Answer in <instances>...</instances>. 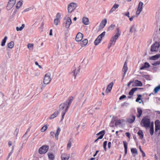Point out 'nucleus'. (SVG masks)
Masks as SVG:
<instances>
[{
    "mask_svg": "<svg viewBox=\"0 0 160 160\" xmlns=\"http://www.w3.org/2000/svg\"><path fill=\"white\" fill-rule=\"evenodd\" d=\"M73 99V97L71 96L68 98L65 102L61 104L60 105V110H63L62 112V118L61 121H62L63 119L64 115L70 106Z\"/></svg>",
    "mask_w": 160,
    "mask_h": 160,
    "instance_id": "obj_1",
    "label": "nucleus"
},
{
    "mask_svg": "<svg viewBox=\"0 0 160 160\" xmlns=\"http://www.w3.org/2000/svg\"><path fill=\"white\" fill-rule=\"evenodd\" d=\"M150 119L147 117H144L141 121L140 124L141 126L144 127L146 128H149L150 126Z\"/></svg>",
    "mask_w": 160,
    "mask_h": 160,
    "instance_id": "obj_2",
    "label": "nucleus"
},
{
    "mask_svg": "<svg viewBox=\"0 0 160 160\" xmlns=\"http://www.w3.org/2000/svg\"><path fill=\"white\" fill-rule=\"evenodd\" d=\"M49 149V147L47 145H43L40 147L38 150L39 154H42L46 153Z\"/></svg>",
    "mask_w": 160,
    "mask_h": 160,
    "instance_id": "obj_3",
    "label": "nucleus"
},
{
    "mask_svg": "<svg viewBox=\"0 0 160 160\" xmlns=\"http://www.w3.org/2000/svg\"><path fill=\"white\" fill-rule=\"evenodd\" d=\"M50 76L51 75L49 73L45 74L43 79V82L45 84H48L51 81Z\"/></svg>",
    "mask_w": 160,
    "mask_h": 160,
    "instance_id": "obj_4",
    "label": "nucleus"
},
{
    "mask_svg": "<svg viewBox=\"0 0 160 160\" xmlns=\"http://www.w3.org/2000/svg\"><path fill=\"white\" fill-rule=\"evenodd\" d=\"M77 6L76 3L72 2L71 3L68 7V12L69 13L71 12L74 10Z\"/></svg>",
    "mask_w": 160,
    "mask_h": 160,
    "instance_id": "obj_5",
    "label": "nucleus"
},
{
    "mask_svg": "<svg viewBox=\"0 0 160 160\" xmlns=\"http://www.w3.org/2000/svg\"><path fill=\"white\" fill-rule=\"evenodd\" d=\"M16 3V0H9L7 6V9L8 10L11 9L14 6Z\"/></svg>",
    "mask_w": 160,
    "mask_h": 160,
    "instance_id": "obj_6",
    "label": "nucleus"
},
{
    "mask_svg": "<svg viewBox=\"0 0 160 160\" xmlns=\"http://www.w3.org/2000/svg\"><path fill=\"white\" fill-rule=\"evenodd\" d=\"M65 21L64 24H65V27L66 28H68L72 23L71 19L69 17L65 18Z\"/></svg>",
    "mask_w": 160,
    "mask_h": 160,
    "instance_id": "obj_7",
    "label": "nucleus"
},
{
    "mask_svg": "<svg viewBox=\"0 0 160 160\" xmlns=\"http://www.w3.org/2000/svg\"><path fill=\"white\" fill-rule=\"evenodd\" d=\"M160 48V44L159 42H156L151 46L150 50H158Z\"/></svg>",
    "mask_w": 160,
    "mask_h": 160,
    "instance_id": "obj_8",
    "label": "nucleus"
},
{
    "mask_svg": "<svg viewBox=\"0 0 160 160\" xmlns=\"http://www.w3.org/2000/svg\"><path fill=\"white\" fill-rule=\"evenodd\" d=\"M143 5V3L142 2H139L138 5V8L137 10L136 13V14L137 17L140 14L141 12L142 11Z\"/></svg>",
    "mask_w": 160,
    "mask_h": 160,
    "instance_id": "obj_9",
    "label": "nucleus"
},
{
    "mask_svg": "<svg viewBox=\"0 0 160 160\" xmlns=\"http://www.w3.org/2000/svg\"><path fill=\"white\" fill-rule=\"evenodd\" d=\"M119 37H118L115 35L112 37L109 42V47L112 45H114L115 44L116 40L118 39Z\"/></svg>",
    "mask_w": 160,
    "mask_h": 160,
    "instance_id": "obj_10",
    "label": "nucleus"
},
{
    "mask_svg": "<svg viewBox=\"0 0 160 160\" xmlns=\"http://www.w3.org/2000/svg\"><path fill=\"white\" fill-rule=\"evenodd\" d=\"M83 37V35L81 32H78L76 36L75 40L77 42L81 41Z\"/></svg>",
    "mask_w": 160,
    "mask_h": 160,
    "instance_id": "obj_11",
    "label": "nucleus"
},
{
    "mask_svg": "<svg viewBox=\"0 0 160 160\" xmlns=\"http://www.w3.org/2000/svg\"><path fill=\"white\" fill-rule=\"evenodd\" d=\"M80 67L78 66L77 68L73 70L72 72V73L73 74L74 76V79L76 78V77L77 74H78L80 71Z\"/></svg>",
    "mask_w": 160,
    "mask_h": 160,
    "instance_id": "obj_12",
    "label": "nucleus"
},
{
    "mask_svg": "<svg viewBox=\"0 0 160 160\" xmlns=\"http://www.w3.org/2000/svg\"><path fill=\"white\" fill-rule=\"evenodd\" d=\"M113 85V82H112L109 83V84L108 85L105 91L106 93H108L110 92Z\"/></svg>",
    "mask_w": 160,
    "mask_h": 160,
    "instance_id": "obj_13",
    "label": "nucleus"
},
{
    "mask_svg": "<svg viewBox=\"0 0 160 160\" xmlns=\"http://www.w3.org/2000/svg\"><path fill=\"white\" fill-rule=\"evenodd\" d=\"M135 118V116H131L127 119V121L129 123H132L134 121Z\"/></svg>",
    "mask_w": 160,
    "mask_h": 160,
    "instance_id": "obj_14",
    "label": "nucleus"
},
{
    "mask_svg": "<svg viewBox=\"0 0 160 160\" xmlns=\"http://www.w3.org/2000/svg\"><path fill=\"white\" fill-rule=\"evenodd\" d=\"M69 158V155L63 153L61 155V158L62 160H68Z\"/></svg>",
    "mask_w": 160,
    "mask_h": 160,
    "instance_id": "obj_15",
    "label": "nucleus"
},
{
    "mask_svg": "<svg viewBox=\"0 0 160 160\" xmlns=\"http://www.w3.org/2000/svg\"><path fill=\"white\" fill-rule=\"evenodd\" d=\"M107 22V20L106 19L103 20L100 23V27L101 29L103 28L105 26Z\"/></svg>",
    "mask_w": 160,
    "mask_h": 160,
    "instance_id": "obj_16",
    "label": "nucleus"
},
{
    "mask_svg": "<svg viewBox=\"0 0 160 160\" xmlns=\"http://www.w3.org/2000/svg\"><path fill=\"white\" fill-rule=\"evenodd\" d=\"M125 120L124 119H119L118 120L116 121L115 122V125L116 126H117L118 125L122 124L125 122Z\"/></svg>",
    "mask_w": 160,
    "mask_h": 160,
    "instance_id": "obj_17",
    "label": "nucleus"
},
{
    "mask_svg": "<svg viewBox=\"0 0 160 160\" xmlns=\"http://www.w3.org/2000/svg\"><path fill=\"white\" fill-rule=\"evenodd\" d=\"M141 89V88H132V89L129 92V95L130 96H132L135 91H136L138 89Z\"/></svg>",
    "mask_w": 160,
    "mask_h": 160,
    "instance_id": "obj_18",
    "label": "nucleus"
},
{
    "mask_svg": "<svg viewBox=\"0 0 160 160\" xmlns=\"http://www.w3.org/2000/svg\"><path fill=\"white\" fill-rule=\"evenodd\" d=\"M137 96L138 98L136 100V102H138L140 103H141V102H142L143 104H144V102L141 98V97L142 96V95L141 94H138Z\"/></svg>",
    "mask_w": 160,
    "mask_h": 160,
    "instance_id": "obj_19",
    "label": "nucleus"
},
{
    "mask_svg": "<svg viewBox=\"0 0 160 160\" xmlns=\"http://www.w3.org/2000/svg\"><path fill=\"white\" fill-rule=\"evenodd\" d=\"M119 6V5L118 4H115L113 6L112 8L110 10L109 12V13H111L113 11H114L116 9L118 8Z\"/></svg>",
    "mask_w": 160,
    "mask_h": 160,
    "instance_id": "obj_20",
    "label": "nucleus"
},
{
    "mask_svg": "<svg viewBox=\"0 0 160 160\" xmlns=\"http://www.w3.org/2000/svg\"><path fill=\"white\" fill-rule=\"evenodd\" d=\"M82 22L85 25H88L89 24V20L88 18L86 17H84L82 19Z\"/></svg>",
    "mask_w": 160,
    "mask_h": 160,
    "instance_id": "obj_21",
    "label": "nucleus"
},
{
    "mask_svg": "<svg viewBox=\"0 0 160 160\" xmlns=\"http://www.w3.org/2000/svg\"><path fill=\"white\" fill-rule=\"evenodd\" d=\"M61 131V129L60 128L58 127L57 128L56 132L55 134V137L56 139L58 140V135L60 133V132Z\"/></svg>",
    "mask_w": 160,
    "mask_h": 160,
    "instance_id": "obj_22",
    "label": "nucleus"
},
{
    "mask_svg": "<svg viewBox=\"0 0 160 160\" xmlns=\"http://www.w3.org/2000/svg\"><path fill=\"white\" fill-rule=\"evenodd\" d=\"M59 112L58 111H56L52 114L49 118L50 119H52L56 117L58 114Z\"/></svg>",
    "mask_w": 160,
    "mask_h": 160,
    "instance_id": "obj_23",
    "label": "nucleus"
},
{
    "mask_svg": "<svg viewBox=\"0 0 160 160\" xmlns=\"http://www.w3.org/2000/svg\"><path fill=\"white\" fill-rule=\"evenodd\" d=\"M160 57V55L159 54H157L156 55L151 57L150 59L153 60H156L158 59Z\"/></svg>",
    "mask_w": 160,
    "mask_h": 160,
    "instance_id": "obj_24",
    "label": "nucleus"
},
{
    "mask_svg": "<svg viewBox=\"0 0 160 160\" xmlns=\"http://www.w3.org/2000/svg\"><path fill=\"white\" fill-rule=\"evenodd\" d=\"M137 112L138 114L137 115V117L138 118H139L141 116L142 113V110L140 108H137Z\"/></svg>",
    "mask_w": 160,
    "mask_h": 160,
    "instance_id": "obj_25",
    "label": "nucleus"
},
{
    "mask_svg": "<svg viewBox=\"0 0 160 160\" xmlns=\"http://www.w3.org/2000/svg\"><path fill=\"white\" fill-rule=\"evenodd\" d=\"M134 82L136 86H137L141 87L142 85V82L141 81L138 80H135V81Z\"/></svg>",
    "mask_w": 160,
    "mask_h": 160,
    "instance_id": "obj_26",
    "label": "nucleus"
},
{
    "mask_svg": "<svg viewBox=\"0 0 160 160\" xmlns=\"http://www.w3.org/2000/svg\"><path fill=\"white\" fill-rule=\"evenodd\" d=\"M149 130L150 134L151 135H152L154 133V126L153 125H151Z\"/></svg>",
    "mask_w": 160,
    "mask_h": 160,
    "instance_id": "obj_27",
    "label": "nucleus"
},
{
    "mask_svg": "<svg viewBox=\"0 0 160 160\" xmlns=\"http://www.w3.org/2000/svg\"><path fill=\"white\" fill-rule=\"evenodd\" d=\"M125 150V154L127 153V143L125 141H123Z\"/></svg>",
    "mask_w": 160,
    "mask_h": 160,
    "instance_id": "obj_28",
    "label": "nucleus"
},
{
    "mask_svg": "<svg viewBox=\"0 0 160 160\" xmlns=\"http://www.w3.org/2000/svg\"><path fill=\"white\" fill-rule=\"evenodd\" d=\"M88 42V40L87 39H86L83 40L82 42H80L81 45L82 46H83L86 45Z\"/></svg>",
    "mask_w": 160,
    "mask_h": 160,
    "instance_id": "obj_29",
    "label": "nucleus"
},
{
    "mask_svg": "<svg viewBox=\"0 0 160 160\" xmlns=\"http://www.w3.org/2000/svg\"><path fill=\"white\" fill-rule=\"evenodd\" d=\"M138 134L140 137L141 139H142L143 138V132L142 130H140L138 132Z\"/></svg>",
    "mask_w": 160,
    "mask_h": 160,
    "instance_id": "obj_30",
    "label": "nucleus"
},
{
    "mask_svg": "<svg viewBox=\"0 0 160 160\" xmlns=\"http://www.w3.org/2000/svg\"><path fill=\"white\" fill-rule=\"evenodd\" d=\"M7 38H8L7 36H5L4 39L2 40L1 44V46H3L5 45Z\"/></svg>",
    "mask_w": 160,
    "mask_h": 160,
    "instance_id": "obj_31",
    "label": "nucleus"
},
{
    "mask_svg": "<svg viewBox=\"0 0 160 160\" xmlns=\"http://www.w3.org/2000/svg\"><path fill=\"white\" fill-rule=\"evenodd\" d=\"M136 31V28L135 26V25H133L132 26L130 29V32L132 33L133 32H134Z\"/></svg>",
    "mask_w": 160,
    "mask_h": 160,
    "instance_id": "obj_32",
    "label": "nucleus"
},
{
    "mask_svg": "<svg viewBox=\"0 0 160 160\" xmlns=\"http://www.w3.org/2000/svg\"><path fill=\"white\" fill-rule=\"evenodd\" d=\"M48 158L50 160H53L54 158V155L52 153H48Z\"/></svg>",
    "mask_w": 160,
    "mask_h": 160,
    "instance_id": "obj_33",
    "label": "nucleus"
},
{
    "mask_svg": "<svg viewBox=\"0 0 160 160\" xmlns=\"http://www.w3.org/2000/svg\"><path fill=\"white\" fill-rule=\"evenodd\" d=\"M128 69V67H125L123 66L122 69V72H124V75H123V78L124 77Z\"/></svg>",
    "mask_w": 160,
    "mask_h": 160,
    "instance_id": "obj_34",
    "label": "nucleus"
},
{
    "mask_svg": "<svg viewBox=\"0 0 160 160\" xmlns=\"http://www.w3.org/2000/svg\"><path fill=\"white\" fill-rule=\"evenodd\" d=\"M116 31L117 32L115 34V35L119 37L121 35V32L119 30V28L118 27L116 28Z\"/></svg>",
    "mask_w": 160,
    "mask_h": 160,
    "instance_id": "obj_35",
    "label": "nucleus"
},
{
    "mask_svg": "<svg viewBox=\"0 0 160 160\" xmlns=\"http://www.w3.org/2000/svg\"><path fill=\"white\" fill-rule=\"evenodd\" d=\"M105 32H102L100 35L98 37V39H99V40H102V38L104 37V36H105Z\"/></svg>",
    "mask_w": 160,
    "mask_h": 160,
    "instance_id": "obj_36",
    "label": "nucleus"
},
{
    "mask_svg": "<svg viewBox=\"0 0 160 160\" xmlns=\"http://www.w3.org/2000/svg\"><path fill=\"white\" fill-rule=\"evenodd\" d=\"M25 25L24 24H22V26L20 28H19L18 27H16V30L17 31H22Z\"/></svg>",
    "mask_w": 160,
    "mask_h": 160,
    "instance_id": "obj_37",
    "label": "nucleus"
},
{
    "mask_svg": "<svg viewBox=\"0 0 160 160\" xmlns=\"http://www.w3.org/2000/svg\"><path fill=\"white\" fill-rule=\"evenodd\" d=\"M14 46V42L13 41L11 42L8 44V47L10 48H12Z\"/></svg>",
    "mask_w": 160,
    "mask_h": 160,
    "instance_id": "obj_38",
    "label": "nucleus"
},
{
    "mask_svg": "<svg viewBox=\"0 0 160 160\" xmlns=\"http://www.w3.org/2000/svg\"><path fill=\"white\" fill-rule=\"evenodd\" d=\"M131 152L132 154H135L136 155L138 154V152L136 148H132L131 149Z\"/></svg>",
    "mask_w": 160,
    "mask_h": 160,
    "instance_id": "obj_39",
    "label": "nucleus"
},
{
    "mask_svg": "<svg viewBox=\"0 0 160 160\" xmlns=\"http://www.w3.org/2000/svg\"><path fill=\"white\" fill-rule=\"evenodd\" d=\"M160 89V85H158V86L155 87L154 90V93L156 94L157 93L158 91Z\"/></svg>",
    "mask_w": 160,
    "mask_h": 160,
    "instance_id": "obj_40",
    "label": "nucleus"
},
{
    "mask_svg": "<svg viewBox=\"0 0 160 160\" xmlns=\"http://www.w3.org/2000/svg\"><path fill=\"white\" fill-rule=\"evenodd\" d=\"M22 4V1H20L17 3L16 8L18 9L21 6Z\"/></svg>",
    "mask_w": 160,
    "mask_h": 160,
    "instance_id": "obj_41",
    "label": "nucleus"
},
{
    "mask_svg": "<svg viewBox=\"0 0 160 160\" xmlns=\"http://www.w3.org/2000/svg\"><path fill=\"white\" fill-rule=\"evenodd\" d=\"M115 26V25L112 24L108 28L107 30L108 31L112 30L114 28Z\"/></svg>",
    "mask_w": 160,
    "mask_h": 160,
    "instance_id": "obj_42",
    "label": "nucleus"
},
{
    "mask_svg": "<svg viewBox=\"0 0 160 160\" xmlns=\"http://www.w3.org/2000/svg\"><path fill=\"white\" fill-rule=\"evenodd\" d=\"M33 44L32 43H29L28 44L27 46L28 49H33Z\"/></svg>",
    "mask_w": 160,
    "mask_h": 160,
    "instance_id": "obj_43",
    "label": "nucleus"
},
{
    "mask_svg": "<svg viewBox=\"0 0 160 160\" xmlns=\"http://www.w3.org/2000/svg\"><path fill=\"white\" fill-rule=\"evenodd\" d=\"M47 128L48 127L46 125H45L41 128V131L42 132H43L46 130Z\"/></svg>",
    "mask_w": 160,
    "mask_h": 160,
    "instance_id": "obj_44",
    "label": "nucleus"
},
{
    "mask_svg": "<svg viewBox=\"0 0 160 160\" xmlns=\"http://www.w3.org/2000/svg\"><path fill=\"white\" fill-rule=\"evenodd\" d=\"M139 149L140 150V151L142 153V156L143 157H144L146 156V154L145 153H144V152L142 150L141 146H139Z\"/></svg>",
    "mask_w": 160,
    "mask_h": 160,
    "instance_id": "obj_45",
    "label": "nucleus"
},
{
    "mask_svg": "<svg viewBox=\"0 0 160 160\" xmlns=\"http://www.w3.org/2000/svg\"><path fill=\"white\" fill-rule=\"evenodd\" d=\"M155 130L157 132L158 130H160V125L156 123Z\"/></svg>",
    "mask_w": 160,
    "mask_h": 160,
    "instance_id": "obj_46",
    "label": "nucleus"
},
{
    "mask_svg": "<svg viewBox=\"0 0 160 160\" xmlns=\"http://www.w3.org/2000/svg\"><path fill=\"white\" fill-rule=\"evenodd\" d=\"M160 64V61H157L153 63L152 64V65L154 66H157L158 65Z\"/></svg>",
    "mask_w": 160,
    "mask_h": 160,
    "instance_id": "obj_47",
    "label": "nucleus"
},
{
    "mask_svg": "<svg viewBox=\"0 0 160 160\" xmlns=\"http://www.w3.org/2000/svg\"><path fill=\"white\" fill-rule=\"evenodd\" d=\"M61 18V14L59 13H58L56 16V18L55 19H57L60 21V19Z\"/></svg>",
    "mask_w": 160,
    "mask_h": 160,
    "instance_id": "obj_48",
    "label": "nucleus"
},
{
    "mask_svg": "<svg viewBox=\"0 0 160 160\" xmlns=\"http://www.w3.org/2000/svg\"><path fill=\"white\" fill-rule=\"evenodd\" d=\"M19 131V129L18 128H16L14 131V134L15 135L16 137L17 136Z\"/></svg>",
    "mask_w": 160,
    "mask_h": 160,
    "instance_id": "obj_49",
    "label": "nucleus"
},
{
    "mask_svg": "<svg viewBox=\"0 0 160 160\" xmlns=\"http://www.w3.org/2000/svg\"><path fill=\"white\" fill-rule=\"evenodd\" d=\"M107 142L106 141H105L103 143V147L104 148V150L105 151L106 150V146L107 145Z\"/></svg>",
    "mask_w": 160,
    "mask_h": 160,
    "instance_id": "obj_50",
    "label": "nucleus"
},
{
    "mask_svg": "<svg viewBox=\"0 0 160 160\" xmlns=\"http://www.w3.org/2000/svg\"><path fill=\"white\" fill-rule=\"evenodd\" d=\"M98 39V38H97V39L95 40L94 41V44L96 45H97L101 41V40H100L99 39Z\"/></svg>",
    "mask_w": 160,
    "mask_h": 160,
    "instance_id": "obj_51",
    "label": "nucleus"
},
{
    "mask_svg": "<svg viewBox=\"0 0 160 160\" xmlns=\"http://www.w3.org/2000/svg\"><path fill=\"white\" fill-rule=\"evenodd\" d=\"M14 148V147L13 146L12 147V150L11 151V152L9 153L8 155V158H9L10 156L12 154V153H13V150Z\"/></svg>",
    "mask_w": 160,
    "mask_h": 160,
    "instance_id": "obj_52",
    "label": "nucleus"
},
{
    "mask_svg": "<svg viewBox=\"0 0 160 160\" xmlns=\"http://www.w3.org/2000/svg\"><path fill=\"white\" fill-rule=\"evenodd\" d=\"M60 22V21L58 20H57V19H55L54 21V24L56 25H58V23Z\"/></svg>",
    "mask_w": 160,
    "mask_h": 160,
    "instance_id": "obj_53",
    "label": "nucleus"
},
{
    "mask_svg": "<svg viewBox=\"0 0 160 160\" xmlns=\"http://www.w3.org/2000/svg\"><path fill=\"white\" fill-rule=\"evenodd\" d=\"M123 15L125 16H127L128 18H130V16H129V15H130V13H129V12H127L126 13H122Z\"/></svg>",
    "mask_w": 160,
    "mask_h": 160,
    "instance_id": "obj_54",
    "label": "nucleus"
},
{
    "mask_svg": "<svg viewBox=\"0 0 160 160\" xmlns=\"http://www.w3.org/2000/svg\"><path fill=\"white\" fill-rule=\"evenodd\" d=\"M71 146V143L70 142H68L67 145V149L69 150Z\"/></svg>",
    "mask_w": 160,
    "mask_h": 160,
    "instance_id": "obj_55",
    "label": "nucleus"
},
{
    "mask_svg": "<svg viewBox=\"0 0 160 160\" xmlns=\"http://www.w3.org/2000/svg\"><path fill=\"white\" fill-rule=\"evenodd\" d=\"M105 134V132H104V130L103 131H100V132H99V133H97V135H102V134Z\"/></svg>",
    "mask_w": 160,
    "mask_h": 160,
    "instance_id": "obj_56",
    "label": "nucleus"
},
{
    "mask_svg": "<svg viewBox=\"0 0 160 160\" xmlns=\"http://www.w3.org/2000/svg\"><path fill=\"white\" fill-rule=\"evenodd\" d=\"M144 65L146 67V68H149L150 66V65L147 62H146L145 63Z\"/></svg>",
    "mask_w": 160,
    "mask_h": 160,
    "instance_id": "obj_57",
    "label": "nucleus"
},
{
    "mask_svg": "<svg viewBox=\"0 0 160 160\" xmlns=\"http://www.w3.org/2000/svg\"><path fill=\"white\" fill-rule=\"evenodd\" d=\"M126 97V95H123L120 97L119 99L120 100H121L122 99L125 98Z\"/></svg>",
    "mask_w": 160,
    "mask_h": 160,
    "instance_id": "obj_58",
    "label": "nucleus"
},
{
    "mask_svg": "<svg viewBox=\"0 0 160 160\" xmlns=\"http://www.w3.org/2000/svg\"><path fill=\"white\" fill-rule=\"evenodd\" d=\"M146 67L145 65H144L143 66H142V67H141L140 68V70H143L145 68H146Z\"/></svg>",
    "mask_w": 160,
    "mask_h": 160,
    "instance_id": "obj_59",
    "label": "nucleus"
},
{
    "mask_svg": "<svg viewBox=\"0 0 160 160\" xmlns=\"http://www.w3.org/2000/svg\"><path fill=\"white\" fill-rule=\"evenodd\" d=\"M126 135L129 138H130V133L129 132L126 133Z\"/></svg>",
    "mask_w": 160,
    "mask_h": 160,
    "instance_id": "obj_60",
    "label": "nucleus"
},
{
    "mask_svg": "<svg viewBox=\"0 0 160 160\" xmlns=\"http://www.w3.org/2000/svg\"><path fill=\"white\" fill-rule=\"evenodd\" d=\"M104 134H102L100 135L98 138V139H101L103 137V136Z\"/></svg>",
    "mask_w": 160,
    "mask_h": 160,
    "instance_id": "obj_61",
    "label": "nucleus"
},
{
    "mask_svg": "<svg viewBox=\"0 0 160 160\" xmlns=\"http://www.w3.org/2000/svg\"><path fill=\"white\" fill-rule=\"evenodd\" d=\"M50 135L52 136H53L54 135H55V133L54 132L52 131L50 132Z\"/></svg>",
    "mask_w": 160,
    "mask_h": 160,
    "instance_id": "obj_62",
    "label": "nucleus"
},
{
    "mask_svg": "<svg viewBox=\"0 0 160 160\" xmlns=\"http://www.w3.org/2000/svg\"><path fill=\"white\" fill-rule=\"evenodd\" d=\"M111 142H109L108 143V147L109 148H111Z\"/></svg>",
    "mask_w": 160,
    "mask_h": 160,
    "instance_id": "obj_63",
    "label": "nucleus"
},
{
    "mask_svg": "<svg viewBox=\"0 0 160 160\" xmlns=\"http://www.w3.org/2000/svg\"><path fill=\"white\" fill-rule=\"evenodd\" d=\"M30 130V129L29 128H28V130H27L26 132L23 135V137H25L26 135L27 134V132L29 131Z\"/></svg>",
    "mask_w": 160,
    "mask_h": 160,
    "instance_id": "obj_64",
    "label": "nucleus"
}]
</instances>
